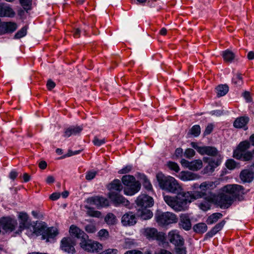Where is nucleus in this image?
<instances>
[{
    "mask_svg": "<svg viewBox=\"0 0 254 254\" xmlns=\"http://www.w3.org/2000/svg\"><path fill=\"white\" fill-rule=\"evenodd\" d=\"M142 233L148 239L164 242L166 238L164 233L158 232L157 229L154 228H145L143 230Z\"/></svg>",
    "mask_w": 254,
    "mask_h": 254,
    "instance_id": "obj_8",
    "label": "nucleus"
},
{
    "mask_svg": "<svg viewBox=\"0 0 254 254\" xmlns=\"http://www.w3.org/2000/svg\"><path fill=\"white\" fill-rule=\"evenodd\" d=\"M251 147L250 143L248 140L241 141L233 152V157L244 161H249L253 159L251 151H247Z\"/></svg>",
    "mask_w": 254,
    "mask_h": 254,
    "instance_id": "obj_3",
    "label": "nucleus"
},
{
    "mask_svg": "<svg viewBox=\"0 0 254 254\" xmlns=\"http://www.w3.org/2000/svg\"><path fill=\"white\" fill-rule=\"evenodd\" d=\"M235 54L230 50H226L223 53L224 60L227 62H231L235 58Z\"/></svg>",
    "mask_w": 254,
    "mask_h": 254,
    "instance_id": "obj_33",
    "label": "nucleus"
},
{
    "mask_svg": "<svg viewBox=\"0 0 254 254\" xmlns=\"http://www.w3.org/2000/svg\"><path fill=\"white\" fill-rule=\"evenodd\" d=\"M156 178L159 187L177 195L173 196L164 195L165 202L175 211L186 210L189 208V203L190 202V193L189 191H184L182 186L173 177L165 176L159 173L156 175Z\"/></svg>",
    "mask_w": 254,
    "mask_h": 254,
    "instance_id": "obj_1",
    "label": "nucleus"
},
{
    "mask_svg": "<svg viewBox=\"0 0 254 254\" xmlns=\"http://www.w3.org/2000/svg\"><path fill=\"white\" fill-rule=\"evenodd\" d=\"M47 165V163L45 161H42L39 163V167L41 169H45Z\"/></svg>",
    "mask_w": 254,
    "mask_h": 254,
    "instance_id": "obj_62",
    "label": "nucleus"
},
{
    "mask_svg": "<svg viewBox=\"0 0 254 254\" xmlns=\"http://www.w3.org/2000/svg\"><path fill=\"white\" fill-rule=\"evenodd\" d=\"M125 254H142L140 251L135 250H131L127 251Z\"/></svg>",
    "mask_w": 254,
    "mask_h": 254,
    "instance_id": "obj_63",
    "label": "nucleus"
},
{
    "mask_svg": "<svg viewBox=\"0 0 254 254\" xmlns=\"http://www.w3.org/2000/svg\"><path fill=\"white\" fill-rule=\"evenodd\" d=\"M210 206H211L210 204L206 201L201 202L199 205V208L201 210L205 211L209 210L210 208Z\"/></svg>",
    "mask_w": 254,
    "mask_h": 254,
    "instance_id": "obj_48",
    "label": "nucleus"
},
{
    "mask_svg": "<svg viewBox=\"0 0 254 254\" xmlns=\"http://www.w3.org/2000/svg\"><path fill=\"white\" fill-rule=\"evenodd\" d=\"M75 243L70 238H64L61 241V247L62 250L68 253H75Z\"/></svg>",
    "mask_w": 254,
    "mask_h": 254,
    "instance_id": "obj_12",
    "label": "nucleus"
},
{
    "mask_svg": "<svg viewBox=\"0 0 254 254\" xmlns=\"http://www.w3.org/2000/svg\"><path fill=\"white\" fill-rule=\"evenodd\" d=\"M222 192L217 195L216 204L221 208L230 207L236 199L241 200L243 195L246 193L244 188L239 185H227L222 188Z\"/></svg>",
    "mask_w": 254,
    "mask_h": 254,
    "instance_id": "obj_2",
    "label": "nucleus"
},
{
    "mask_svg": "<svg viewBox=\"0 0 254 254\" xmlns=\"http://www.w3.org/2000/svg\"><path fill=\"white\" fill-rule=\"evenodd\" d=\"M55 178L52 176H48L46 179V182L48 184L53 183L55 182Z\"/></svg>",
    "mask_w": 254,
    "mask_h": 254,
    "instance_id": "obj_61",
    "label": "nucleus"
},
{
    "mask_svg": "<svg viewBox=\"0 0 254 254\" xmlns=\"http://www.w3.org/2000/svg\"><path fill=\"white\" fill-rule=\"evenodd\" d=\"M243 96L248 102H250L252 101V98L251 97L250 92L248 91L245 92L243 94Z\"/></svg>",
    "mask_w": 254,
    "mask_h": 254,
    "instance_id": "obj_59",
    "label": "nucleus"
},
{
    "mask_svg": "<svg viewBox=\"0 0 254 254\" xmlns=\"http://www.w3.org/2000/svg\"><path fill=\"white\" fill-rule=\"evenodd\" d=\"M178 177L183 181H188L190 180V173L188 171H182Z\"/></svg>",
    "mask_w": 254,
    "mask_h": 254,
    "instance_id": "obj_38",
    "label": "nucleus"
},
{
    "mask_svg": "<svg viewBox=\"0 0 254 254\" xmlns=\"http://www.w3.org/2000/svg\"><path fill=\"white\" fill-rule=\"evenodd\" d=\"M79 245L82 249L89 252H98L102 249L101 244L98 242L89 240L88 238L82 239L79 243Z\"/></svg>",
    "mask_w": 254,
    "mask_h": 254,
    "instance_id": "obj_7",
    "label": "nucleus"
},
{
    "mask_svg": "<svg viewBox=\"0 0 254 254\" xmlns=\"http://www.w3.org/2000/svg\"><path fill=\"white\" fill-rule=\"evenodd\" d=\"M86 202L90 205H94L97 208L107 206L109 201L107 199L100 196H95L88 198Z\"/></svg>",
    "mask_w": 254,
    "mask_h": 254,
    "instance_id": "obj_11",
    "label": "nucleus"
},
{
    "mask_svg": "<svg viewBox=\"0 0 254 254\" xmlns=\"http://www.w3.org/2000/svg\"><path fill=\"white\" fill-rule=\"evenodd\" d=\"M15 13L12 8L7 5H0V16L13 17L15 16Z\"/></svg>",
    "mask_w": 254,
    "mask_h": 254,
    "instance_id": "obj_18",
    "label": "nucleus"
},
{
    "mask_svg": "<svg viewBox=\"0 0 254 254\" xmlns=\"http://www.w3.org/2000/svg\"><path fill=\"white\" fill-rule=\"evenodd\" d=\"M83 127L82 126L70 127L65 130L64 136L68 137L72 135H78L80 133Z\"/></svg>",
    "mask_w": 254,
    "mask_h": 254,
    "instance_id": "obj_19",
    "label": "nucleus"
},
{
    "mask_svg": "<svg viewBox=\"0 0 254 254\" xmlns=\"http://www.w3.org/2000/svg\"><path fill=\"white\" fill-rule=\"evenodd\" d=\"M183 156L188 159H190V149L188 148L186 150L185 152L183 154Z\"/></svg>",
    "mask_w": 254,
    "mask_h": 254,
    "instance_id": "obj_60",
    "label": "nucleus"
},
{
    "mask_svg": "<svg viewBox=\"0 0 254 254\" xmlns=\"http://www.w3.org/2000/svg\"><path fill=\"white\" fill-rule=\"evenodd\" d=\"M98 235L101 240H106L109 237V232L106 229H101L98 233Z\"/></svg>",
    "mask_w": 254,
    "mask_h": 254,
    "instance_id": "obj_41",
    "label": "nucleus"
},
{
    "mask_svg": "<svg viewBox=\"0 0 254 254\" xmlns=\"http://www.w3.org/2000/svg\"><path fill=\"white\" fill-rule=\"evenodd\" d=\"M132 169V167L130 165H128L123 168L122 169H121L119 171L118 173L120 174H126L128 173L131 171Z\"/></svg>",
    "mask_w": 254,
    "mask_h": 254,
    "instance_id": "obj_52",
    "label": "nucleus"
},
{
    "mask_svg": "<svg viewBox=\"0 0 254 254\" xmlns=\"http://www.w3.org/2000/svg\"><path fill=\"white\" fill-rule=\"evenodd\" d=\"M240 177L244 182H251L254 178V173L249 170H244L241 172Z\"/></svg>",
    "mask_w": 254,
    "mask_h": 254,
    "instance_id": "obj_22",
    "label": "nucleus"
},
{
    "mask_svg": "<svg viewBox=\"0 0 254 254\" xmlns=\"http://www.w3.org/2000/svg\"><path fill=\"white\" fill-rule=\"evenodd\" d=\"M155 218L158 225L162 226L175 223L178 221L177 216L170 212H158L155 214Z\"/></svg>",
    "mask_w": 254,
    "mask_h": 254,
    "instance_id": "obj_6",
    "label": "nucleus"
},
{
    "mask_svg": "<svg viewBox=\"0 0 254 254\" xmlns=\"http://www.w3.org/2000/svg\"><path fill=\"white\" fill-rule=\"evenodd\" d=\"M225 224V221L224 220H222L220 222L218 223L210 231L206 233V236L208 237H213L222 229Z\"/></svg>",
    "mask_w": 254,
    "mask_h": 254,
    "instance_id": "obj_24",
    "label": "nucleus"
},
{
    "mask_svg": "<svg viewBox=\"0 0 254 254\" xmlns=\"http://www.w3.org/2000/svg\"><path fill=\"white\" fill-rule=\"evenodd\" d=\"M249 121L248 117H241L237 118L234 122L233 126L235 127L240 128L245 127Z\"/></svg>",
    "mask_w": 254,
    "mask_h": 254,
    "instance_id": "obj_23",
    "label": "nucleus"
},
{
    "mask_svg": "<svg viewBox=\"0 0 254 254\" xmlns=\"http://www.w3.org/2000/svg\"><path fill=\"white\" fill-rule=\"evenodd\" d=\"M248 59L249 60H252L254 59V52L250 51L248 53L247 55Z\"/></svg>",
    "mask_w": 254,
    "mask_h": 254,
    "instance_id": "obj_64",
    "label": "nucleus"
},
{
    "mask_svg": "<svg viewBox=\"0 0 254 254\" xmlns=\"http://www.w3.org/2000/svg\"><path fill=\"white\" fill-rule=\"evenodd\" d=\"M85 207L87 209L86 214L88 216L96 218L101 217V213L100 211L95 210L93 208L87 206H85Z\"/></svg>",
    "mask_w": 254,
    "mask_h": 254,
    "instance_id": "obj_32",
    "label": "nucleus"
},
{
    "mask_svg": "<svg viewBox=\"0 0 254 254\" xmlns=\"http://www.w3.org/2000/svg\"><path fill=\"white\" fill-rule=\"evenodd\" d=\"M69 232L70 234L80 240L88 238L87 235L84 233L82 230L80 229L77 226L72 225L69 228Z\"/></svg>",
    "mask_w": 254,
    "mask_h": 254,
    "instance_id": "obj_16",
    "label": "nucleus"
},
{
    "mask_svg": "<svg viewBox=\"0 0 254 254\" xmlns=\"http://www.w3.org/2000/svg\"><path fill=\"white\" fill-rule=\"evenodd\" d=\"M137 214L143 220L150 219L153 216V213L147 208H138Z\"/></svg>",
    "mask_w": 254,
    "mask_h": 254,
    "instance_id": "obj_21",
    "label": "nucleus"
},
{
    "mask_svg": "<svg viewBox=\"0 0 254 254\" xmlns=\"http://www.w3.org/2000/svg\"><path fill=\"white\" fill-rule=\"evenodd\" d=\"M141 178L143 179V185L145 188L148 190H152V186L146 177L144 175H142Z\"/></svg>",
    "mask_w": 254,
    "mask_h": 254,
    "instance_id": "obj_42",
    "label": "nucleus"
},
{
    "mask_svg": "<svg viewBox=\"0 0 254 254\" xmlns=\"http://www.w3.org/2000/svg\"><path fill=\"white\" fill-rule=\"evenodd\" d=\"M217 182H205L201 184L199 187L202 190H211L215 188L217 185Z\"/></svg>",
    "mask_w": 254,
    "mask_h": 254,
    "instance_id": "obj_26",
    "label": "nucleus"
},
{
    "mask_svg": "<svg viewBox=\"0 0 254 254\" xmlns=\"http://www.w3.org/2000/svg\"><path fill=\"white\" fill-rule=\"evenodd\" d=\"M33 233L36 235H41L43 240H46V242H50V239H53L58 234L56 228H47L44 222L39 223L34 228Z\"/></svg>",
    "mask_w": 254,
    "mask_h": 254,
    "instance_id": "obj_4",
    "label": "nucleus"
},
{
    "mask_svg": "<svg viewBox=\"0 0 254 254\" xmlns=\"http://www.w3.org/2000/svg\"><path fill=\"white\" fill-rule=\"evenodd\" d=\"M97 174V172L94 171H88L86 173L85 179L88 181L93 179Z\"/></svg>",
    "mask_w": 254,
    "mask_h": 254,
    "instance_id": "obj_47",
    "label": "nucleus"
},
{
    "mask_svg": "<svg viewBox=\"0 0 254 254\" xmlns=\"http://www.w3.org/2000/svg\"><path fill=\"white\" fill-rule=\"evenodd\" d=\"M213 126L212 124L208 125L205 128V131L203 133L204 135H207L209 134L212 131Z\"/></svg>",
    "mask_w": 254,
    "mask_h": 254,
    "instance_id": "obj_54",
    "label": "nucleus"
},
{
    "mask_svg": "<svg viewBox=\"0 0 254 254\" xmlns=\"http://www.w3.org/2000/svg\"><path fill=\"white\" fill-rule=\"evenodd\" d=\"M18 218L19 219V224L16 231V233L19 234L24 229L28 228L29 225L28 216L26 213L21 212H19Z\"/></svg>",
    "mask_w": 254,
    "mask_h": 254,
    "instance_id": "obj_14",
    "label": "nucleus"
},
{
    "mask_svg": "<svg viewBox=\"0 0 254 254\" xmlns=\"http://www.w3.org/2000/svg\"><path fill=\"white\" fill-rule=\"evenodd\" d=\"M167 166L169 169L175 171L177 173L180 170L179 166L176 163L169 161L167 163Z\"/></svg>",
    "mask_w": 254,
    "mask_h": 254,
    "instance_id": "obj_44",
    "label": "nucleus"
},
{
    "mask_svg": "<svg viewBox=\"0 0 254 254\" xmlns=\"http://www.w3.org/2000/svg\"><path fill=\"white\" fill-rule=\"evenodd\" d=\"M136 203L138 208H148L153 205L154 201L151 196L142 194L138 196Z\"/></svg>",
    "mask_w": 254,
    "mask_h": 254,
    "instance_id": "obj_9",
    "label": "nucleus"
},
{
    "mask_svg": "<svg viewBox=\"0 0 254 254\" xmlns=\"http://www.w3.org/2000/svg\"><path fill=\"white\" fill-rule=\"evenodd\" d=\"M191 147L194 148L201 155H204L206 146H199L196 143L191 142Z\"/></svg>",
    "mask_w": 254,
    "mask_h": 254,
    "instance_id": "obj_39",
    "label": "nucleus"
},
{
    "mask_svg": "<svg viewBox=\"0 0 254 254\" xmlns=\"http://www.w3.org/2000/svg\"><path fill=\"white\" fill-rule=\"evenodd\" d=\"M236 162L233 159H229L226 162V167L230 170L235 169L236 167Z\"/></svg>",
    "mask_w": 254,
    "mask_h": 254,
    "instance_id": "obj_45",
    "label": "nucleus"
},
{
    "mask_svg": "<svg viewBox=\"0 0 254 254\" xmlns=\"http://www.w3.org/2000/svg\"><path fill=\"white\" fill-rule=\"evenodd\" d=\"M109 197L115 203L118 204H122L127 206H128L129 204V201L123 196L115 194L114 192H110L109 193Z\"/></svg>",
    "mask_w": 254,
    "mask_h": 254,
    "instance_id": "obj_17",
    "label": "nucleus"
},
{
    "mask_svg": "<svg viewBox=\"0 0 254 254\" xmlns=\"http://www.w3.org/2000/svg\"><path fill=\"white\" fill-rule=\"evenodd\" d=\"M167 238L169 242L177 247L183 245L184 240L177 230H172L169 232Z\"/></svg>",
    "mask_w": 254,
    "mask_h": 254,
    "instance_id": "obj_10",
    "label": "nucleus"
},
{
    "mask_svg": "<svg viewBox=\"0 0 254 254\" xmlns=\"http://www.w3.org/2000/svg\"><path fill=\"white\" fill-rule=\"evenodd\" d=\"M176 252L177 254H186V249L184 248H176Z\"/></svg>",
    "mask_w": 254,
    "mask_h": 254,
    "instance_id": "obj_58",
    "label": "nucleus"
},
{
    "mask_svg": "<svg viewBox=\"0 0 254 254\" xmlns=\"http://www.w3.org/2000/svg\"><path fill=\"white\" fill-rule=\"evenodd\" d=\"M216 199L217 195L212 193H210L205 197V201L209 202L210 204L213 203L216 204Z\"/></svg>",
    "mask_w": 254,
    "mask_h": 254,
    "instance_id": "obj_40",
    "label": "nucleus"
},
{
    "mask_svg": "<svg viewBox=\"0 0 254 254\" xmlns=\"http://www.w3.org/2000/svg\"><path fill=\"white\" fill-rule=\"evenodd\" d=\"M200 133V127L199 125H194L191 127V135L198 136Z\"/></svg>",
    "mask_w": 254,
    "mask_h": 254,
    "instance_id": "obj_46",
    "label": "nucleus"
},
{
    "mask_svg": "<svg viewBox=\"0 0 254 254\" xmlns=\"http://www.w3.org/2000/svg\"><path fill=\"white\" fill-rule=\"evenodd\" d=\"M122 223L124 226H132L136 224L135 216L132 212L125 213L122 217Z\"/></svg>",
    "mask_w": 254,
    "mask_h": 254,
    "instance_id": "obj_15",
    "label": "nucleus"
},
{
    "mask_svg": "<svg viewBox=\"0 0 254 254\" xmlns=\"http://www.w3.org/2000/svg\"><path fill=\"white\" fill-rule=\"evenodd\" d=\"M193 230L197 233H204L207 230V226L206 224L204 223H198L193 226Z\"/></svg>",
    "mask_w": 254,
    "mask_h": 254,
    "instance_id": "obj_29",
    "label": "nucleus"
},
{
    "mask_svg": "<svg viewBox=\"0 0 254 254\" xmlns=\"http://www.w3.org/2000/svg\"><path fill=\"white\" fill-rule=\"evenodd\" d=\"M218 153V151L216 148L211 146H206L205 148V154L214 156Z\"/></svg>",
    "mask_w": 254,
    "mask_h": 254,
    "instance_id": "obj_36",
    "label": "nucleus"
},
{
    "mask_svg": "<svg viewBox=\"0 0 254 254\" xmlns=\"http://www.w3.org/2000/svg\"><path fill=\"white\" fill-rule=\"evenodd\" d=\"M85 230L88 233H94L96 231L97 229L96 228L95 225L94 224L91 223L87 225L85 227Z\"/></svg>",
    "mask_w": 254,
    "mask_h": 254,
    "instance_id": "obj_43",
    "label": "nucleus"
},
{
    "mask_svg": "<svg viewBox=\"0 0 254 254\" xmlns=\"http://www.w3.org/2000/svg\"><path fill=\"white\" fill-rule=\"evenodd\" d=\"M232 82L236 86H240L243 83L242 76L240 73H237L232 79Z\"/></svg>",
    "mask_w": 254,
    "mask_h": 254,
    "instance_id": "obj_37",
    "label": "nucleus"
},
{
    "mask_svg": "<svg viewBox=\"0 0 254 254\" xmlns=\"http://www.w3.org/2000/svg\"><path fill=\"white\" fill-rule=\"evenodd\" d=\"M223 215L221 213H214L210 215L206 220L207 224L211 225L216 222L218 219L222 217Z\"/></svg>",
    "mask_w": 254,
    "mask_h": 254,
    "instance_id": "obj_28",
    "label": "nucleus"
},
{
    "mask_svg": "<svg viewBox=\"0 0 254 254\" xmlns=\"http://www.w3.org/2000/svg\"><path fill=\"white\" fill-rule=\"evenodd\" d=\"M181 164L182 166L185 168H190V163L188 161H187L185 158H183L181 161Z\"/></svg>",
    "mask_w": 254,
    "mask_h": 254,
    "instance_id": "obj_55",
    "label": "nucleus"
},
{
    "mask_svg": "<svg viewBox=\"0 0 254 254\" xmlns=\"http://www.w3.org/2000/svg\"><path fill=\"white\" fill-rule=\"evenodd\" d=\"M55 83L51 80H49L47 83V86L49 90H52L55 87Z\"/></svg>",
    "mask_w": 254,
    "mask_h": 254,
    "instance_id": "obj_57",
    "label": "nucleus"
},
{
    "mask_svg": "<svg viewBox=\"0 0 254 254\" xmlns=\"http://www.w3.org/2000/svg\"><path fill=\"white\" fill-rule=\"evenodd\" d=\"M17 28L16 23L13 22H3L0 23V34L12 33Z\"/></svg>",
    "mask_w": 254,
    "mask_h": 254,
    "instance_id": "obj_13",
    "label": "nucleus"
},
{
    "mask_svg": "<svg viewBox=\"0 0 254 254\" xmlns=\"http://www.w3.org/2000/svg\"><path fill=\"white\" fill-rule=\"evenodd\" d=\"M31 1L32 0H20V2L24 9H26L27 7L30 6L31 4Z\"/></svg>",
    "mask_w": 254,
    "mask_h": 254,
    "instance_id": "obj_51",
    "label": "nucleus"
},
{
    "mask_svg": "<svg viewBox=\"0 0 254 254\" xmlns=\"http://www.w3.org/2000/svg\"><path fill=\"white\" fill-rule=\"evenodd\" d=\"M202 167V162L201 160H195L191 161V171H197Z\"/></svg>",
    "mask_w": 254,
    "mask_h": 254,
    "instance_id": "obj_34",
    "label": "nucleus"
},
{
    "mask_svg": "<svg viewBox=\"0 0 254 254\" xmlns=\"http://www.w3.org/2000/svg\"><path fill=\"white\" fill-rule=\"evenodd\" d=\"M104 220L107 224L110 225L115 224L117 221L116 216L112 213H108L105 216Z\"/></svg>",
    "mask_w": 254,
    "mask_h": 254,
    "instance_id": "obj_31",
    "label": "nucleus"
},
{
    "mask_svg": "<svg viewBox=\"0 0 254 254\" xmlns=\"http://www.w3.org/2000/svg\"><path fill=\"white\" fill-rule=\"evenodd\" d=\"M220 164V161L211 160L208 163V165L205 167V171L207 173H212L214 171L215 168L218 167Z\"/></svg>",
    "mask_w": 254,
    "mask_h": 254,
    "instance_id": "obj_25",
    "label": "nucleus"
},
{
    "mask_svg": "<svg viewBox=\"0 0 254 254\" xmlns=\"http://www.w3.org/2000/svg\"><path fill=\"white\" fill-rule=\"evenodd\" d=\"M215 90L217 96L221 97L228 93L229 87L226 84L219 85L216 87Z\"/></svg>",
    "mask_w": 254,
    "mask_h": 254,
    "instance_id": "obj_27",
    "label": "nucleus"
},
{
    "mask_svg": "<svg viewBox=\"0 0 254 254\" xmlns=\"http://www.w3.org/2000/svg\"><path fill=\"white\" fill-rule=\"evenodd\" d=\"M180 225L186 230L190 229V219L189 214H182L181 215Z\"/></svg>",
    "mask_w": 254,
    "mask_h": 254,
    "instance_id": "obj_20",
    "label": "nucleus"
},
{
    "mask_svg": "<svg viewBox=\"0 0 254 254\" xmlns=\"http://www.w3.org/2000/svg\"><path fill=\"white\" fill-rule=\"evenodd\" d=\"M118 250L116 249H108L103 251L101 254H117Z\"/></svg>",
    "mask_w": 254,
    "mask_h": 254,
    "instance_id": "obj_53",
    "label": "nucleus"
},
{
    "mask_svg": "<svg viewBox=\"0 0 254 254\" xmlns=\"http://www.w3.org/2000/svg\"><path fill=\"white\" fill-rule=\"evenodd\" d=\"M93 142L95 145L99 146L105 143V139L104 138L99 139L97 137H95Z\"/></svg>",
    "mask_w": 254,
    "mask_h": 254,
    "instance_id": "obj_49",
    "label": "nucleus"
},
{
    "mask_svg": "<svg viewBox=\"0 0 254 254\" xmlns=\"http://www.w3.org/2000/svg\"><path fill=\"white\" fill-rule=\"evenodd\" d=\"M122 182L126 187L124 190V193L127 195H133L140 189V184L135 180L131 175H125L122 177Z\"/></svg>",
    "mask_w": 254,
    "mask_h": 254,
    "instance_id": "obj_5",
    "label": "nucleus"
},
{
    "mask_svg": "<svg viewBox=\"0 0 254 254\" xmlns=\"http://www.w3.org/2000/svg\"><path fill=\"white\" fill-rule=\"evenodd\" d=\"M28 27L25 26L19 30L14 35L15 39H20L25 36L27 34Z\"/></svg>",
    "mask_w": 254,
    "mask_h": 254,
    "instance_id": "obj_35",
    "label": "nucleus"
},
{
    "mask_svg": "<svg viewBox=\"0 0 254 254\" xmlns=\"http://www.w3.org/2000/svg\"><path fill=\"white\" fill-rule=\"evenodd\" d=\"M135 244V242L133 240L127 239L125 240V246L126 248H130L132 246Z\"/></svg>",
    "mask_w": 254,
    "mask_h": 254,
    "instance_id": "obj_50",
    "label": "nucleus"
},
{
    "mask_svg": "<svg viewBox=\"0 0 254 254\" xmlns=\"http://www.w3.org/2000/svg\"><path fill=\"white\" fill-rule=\"evenodd\" d=\"M111 190L120 191L123 189V186L119 180H114L109 186Z\"/></svg>",
    "mask_w": 254,
    "mask_h": 254,
    "instance_id": "obj_30",
    "label": "nucleus"
},
{
    "mask_svg": "<svg viewBox=\"0 0 254 254\" xmlns=\"http://www.w3.org/2000/svg\"><path fill=\"white\" fill-rule=\"evenodd\" d=\"M60 195H61L60 193H59V192H54V193H52L50 195V198L52 200H57L58 198H60Z\"/></svg>",
    "mask_w": 254,
    "mask_h": 254,
    "instance_id": "obj_56",
    "label": "nucleus"
}]
</instances>
